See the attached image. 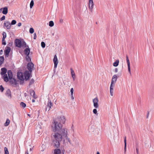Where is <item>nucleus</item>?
Wrapping results in <instances>:
<instances>
[{
    "instance_id": "46",
    "label": "nucleus",
    "mask_w": 154,
    "mask_h": 154,
    "mask_svg": "<svg viewBox=\"0 0 154 154\" xmlns=\"http://www.w3.org/2000/svg\"><path fill=\"white\" fill-rule=\"evenodd\" d=\"M74 90L73 88H72L70 89L71 94H73Z\"/></svg>"
},
{
    "instance_id": "19",
    "label": "nucleus",
    "mask_w": 154,
    "mask_h": 154,
    "mask_svg": "<svg viewBox=\"0 0 154 154\" xmlns=\"http://www.w3.org/2000/svg\"><path fill=\"white\" fill-rule=\"evenodd\" d=\"M30 49L29 47L26 48L24 50V54L26 55H29L30 54Z\"/></svg>"
},
{
    "instance_id": "2",
    "label": "nucleus",
    "mask_w": 154,
    "mask_h": 154,
    "mask_svg": "<svg viewBox=\"0 0 154 154\" xmlns=\"http://www.w3.org/2000/svg\"><path fill=\"white\" fill-rule=\"evenodd\" d=\"M62 134L61 136L62 137L60 138H57L55 141L52 143L53 146L55 148H59L60 147V143L62 140H63V142H65V138L66 140H67L69 143L70 144H72L71 140L67 136V131Z\"/></svg>"
},
{
    "instance_id": "59",
    "label": "nucleus",
    "mask_w": 154,
    "mask_h": 154,
    "mask_svg": "<svg viewBox=\"0 0 154 154\" xmlns=\"http://www.w3.org/2000/svg\"><path fill=\"white\" fill-rule=\"evenodd\" d=\"M64 150L63 151L62 150V154H64Z\"/></svg>"
},
{
    "instance_id": "51",
    "label": "nucleus",
    "mask_w": 154,
    "mask_h": 154,
    "mask_svg": "<svg viewBox=\"0 0 154 154\" xmlns=\"http://www.w3.org/2000/svg\"><path fill=\"white\" fill-rule=\"evenodd\" d=\"M115 72H118V69L117 68H116L115 69Z\"/></svg>"
},
{
    "instance_id": "40",
    "label": "nucleus",
    "mask_w": 154,
    "mask_h": 154,
    "mask_svg": "<svg viewBox=\"0 0 154 154\" xmlns=\"http://www.w3.org/2000/svg\"><path fill=\"white\" fill-rule=\"evenodd\" d=\"M138 146V145L137 144H136V145L135 146L136 152L137 154H139V151Z\"/></svg>"
},
{
    "instance_id": "15",
    "label": "nucleus",
    "mask_w": 154,
    "mask_h": 154,
    "mask_svg": "<svg viewBox=\"0 0 154 154\" xmlns=\"http://www.w3.org/2000/svg\"><path fill=\"white\" fill-rule=\"evenodd\" d=\"M25 79L26 80L29 79L30 77V73L28 71H26L24 74Z\"/></svg>"
},
{
    "instance_id": "50",
    "label": "nucleus",
    "mask_w": 154,
    "mask_h": 154,
    "mask_svg": "<svg viewBox=\"0 0 154 154\" xmlns=\"http://www.w3.org/2000/svg\"><path fill=\"white\" fill-rule=\"evenodd\" d=\"M12 45V43H9L8 45L9 46H11Z\"/></svg>"
},
{
    "instance_id": "28",
    "label": "nucleus",
    "mask_w": 154,
    "mask_h": 154,
    "mask_svg": "<svg viewBox=\"0 0 154 154\" xmlns=\"http://www.w3.org/2000/svg\"><path fill=\"white\" fill-rule=\"evenodd\" d=\"M119 63V60H117L116 61L113 63V66H114L116 67L118 65Z\"/></svg>"
},
{
    "instance_id": "23",
    "label": "nucleus",
    "mask_w": 154,
    "mask_h": 154,
    "mask_svg": "<svg viewBox=\"0 0 154 154\" xmlns=\"http://www.w3.org/2000/svg\"><path fill=\"white\" fill-rule=\"evenodd\" d=\"M70 70L71 72V73L72 77L74 80L75 79V74L72 68H70Z\"/></svg>"
},
{
    "instance_id": "55",
    "label": "nucleus",
    "mask_w": 154,
    "mask_h": 154,
    "mask_svg": "<svg viewBox=\"0 0 154 154\" xmlns=\"http://www.w3.org/2000/svg\"><path fill=\"white\" fill-rule=\"evenodd\" d=\"M24 96L26 97L27 96V94L26 93H25L24 94Z\"/></svg>"
},
{
    "instance_id": "29",
    "label": "nucleus",
    "mask_w": 154,
    "mask_h": 154,
    "mask_svg": "<svg viewBox=\"0 0 154 154\" xmlns=\"http://www.w3.org/2000/svg\"><path fill=\"white\" fill-rule=\"evenodd\" d=\"M124 150L125 152L126 149V137H125L124 139Z\"/></svg>"
},
{
    "instance_id": "61",
    "label": "nucleus",
    "mask_w": 154,
    "mask_h": 154,
    "mask_svg": "<svg viewBox=\"0 0 154 154\" xmlns=\"http://www.w3.org/2000/svg\"><path fill=\"white\" fill-rule=\"evenodd\" d=\"M20 82V84H22V82Z\"/></svg>"
},
{
    "instance_id": "21",
    "label": "nucleus",
    "mask_w": 154,
    "mask_h": 154,
    "mask_svg": "<svg viewBox=\"0 0 154 154\" xmlns=\"http://www.w3.org/2000/svg\"><path fill=\"white\" fill-rule=\"evenodd\" d=\"M2 13L4 14H6L8 12V9L7 7H5L3 8Z\"/></svg>"
},
{
    "instance_id": "60",
    "label": "nucleus",
    "mask_w": 154,
    "mask_h": 154,
    "mask_svg": "<svg viewBox=\"0 0 154 154\" xmlns=\"http://www.w3.org/2000/svg\"><path fill=\"white\" fill-rule=\"evenodd\" d=\"M97 154H100V153L99 152H97Z\"/></svg>"
},
{
    "instance_id": "36",
    "label": "nucleus",
    "mask_w": 154,
    "mask_h": 154,
    "mask_svg": "<svg viewBox=\"0 0 154 154\" xmlns=\"http://www.w3.org/2000/svg\"><path fill=\"white\" fill-rule=\"evenodd\" d=\"M26 60L28 62H29L31 61V59L30 57H29V55H26Z\"/></svg>"
},
{
    "instance_id": "33",
    "label": "nucleus",
    "mask_w": 154,
    "mask_h": 154,
    "mask_svg": "<svg viewBox=\"0 0 154 154\" xmlns=\"http://www.w3.org/2000/svg\"><path fill=\"white\" fill-rule=\"evenodd\" d=\"M49 25L50 27H52L54 25V23L53 21H51L49 22Z\"/></svg>"
},
{
    "instance_id": "17",
    "label": "nucleus",
    "mask_w": 154,
    "mask_h": 154,
    "mask_svg": "<svg viewBox=\"0 0 154 154\" xmlns=\"http://www.w3.org/2000/svg\"><path fill=\"white\" fill-rule=\"evenodd\" d=\"M117 77L116 75H114L112 78L111 85H113L114 82H116L117 79Z\"/></svg>"
},
{
    "instance_id": "5",
    "label": "nucleus",
    "mask_w": 154,
    "mask_h": 154,
    "mask_svg": "<svg viewBox=\"0 0 154 154\" xmlns=\"http://www.w3.org/2000/svg\"><path fill=\"white\" fill-rule=\"evenodd\" d=\"M53 106V103H52L50 100H48L47 105L46 106V111H47L48 110L49 111L51 109V107Z\"/></svg>"
},
{
    "instance_id": "27",
    "label": "nucleus",
    "mask_w": 154,
    "mask_h": 154,
    "mask_svg": "<svg viewBox=\"0 0 154 154\" xmlns=\"http://www.w3.org/2000/svg\"><path fill=\"white\" fill-rule=\"evenodd\" d=\"M10 120L8 119H7L5 123L4 126L5 127L8 126L10 123Z\"/></svg>"
},
{
    "instance_id": "4",
    "label": "nucleus",
    "mask_w": 154,
    "mask_h": 154,
    "mask_svg": "<svg viewBox=\"0 0 154 154\" xmlns=\"http://www.w3.org/2000/svg\"><path fill=\"white\" fill-rule=\"evenodd\" d=\"M98 100L97 97H95L93 100L94 106L96 108H97L99 107V106L98 104Z\"/></svg>"
},
{
    "instance_id": "52",
    "label": "nucleus",
    "mask_w": 154,
    "mask_h": 154,
    "mask_svg": "<svg viewBox=\"0 0 154 154\" xmlns=\"http://www.w3.org/2000/svg\"><path fill=\"white\" fill-rule=\"evenodd\" d=\"M71 99L72 100H73L74 99V97H73V94L71 95Z\"/></svg>"
},
{
    "instance_id": "3",
    "label": "nucleus",
    "mask_w": 154,
    "mask_h": 154,
    "mask_svg": "<svg viewBox=\"0 0 154 154\" xmlns=\"http://www.w3.org/2000/svg\"><path fill=\"white\" fill-rule=\"evenodd\" d=\"M15 43L16 46L20 48L21 47L22 42L20 40L17 38L16 39L15 41Z\"/></svg>"
},
{
    "instance_id": "16",
    "label": "nucleus",
    "mask_w": 154,
    "mask_h": 154,
    "mask_svg": "<svg viewBox=\"0 0 154 154\" xmlns=\"http://www.w3.org/2000/svg\"><path fill=\"white\" fill-rule=\"evenodd\" d=\"M1 72L0 74L1 75H5L7 72V70L5 68H2L1 69Z\"/></svg>"
},
{
    "instance_id": "26",
    "label": "nucleus",
    "mask_w": 154,
    "mask_h": 154,
    "mask_svg": "<svg viewBox=\"0 0 154 154\" xmlns=\"http://www.w3.org/2000/svg\"><path fill=\"white\" fill-rule=\"evenodd\" d=\"M3 79L4 81L6 82L8 81V78L7 74L4 75Z\"/></svg>"
},
{
    "instance_id": "13",
    "label": "nucleus",
    "mask_w": 154,
    "mask_h": 154,
    "mask_svg": "<svg viewBox=\"0 0 154 154\" xmlns=\"http://www.w3.org/2000/svg\"><path fill=\"white\" fill-rule=\"evenodd\" d=\"M94 2L93 1H89V8L91 11H92L94 7Z\"/></svg>"
},
{
    "instance_id": "31",
    "label": "nucleus",
    "mask_w": 154,
    "mask_h": 154,
    "mask_svg": "<svg viewBox=\"0 0 154 154\" xmlns=\"http://www.w3.org/2000/svg\"><path fill=\"white\" fill-rule=\"evenodd\" d=\"M20 105L23 108H24L26 106V105L25 103L23 102H21L20 103Z\"/></svg>"
},
{
    "instance_id": "54",
    "label": "nucleus",
    "mask_w": 154,
    "mask_h": 154,
    "mask_svg": "<svg viewBox=\"0 0 154 154\" xmlns=\"http://www.w3.org/2000/svg\"><path fill=\"white\" fill-rule=\"evenodd\" d=\"M2 9L3 8H1L0 9V13L2 12Z\"/></svg>"
},
{
    "instance_id": "7",
    "label": "nucleus",
    "mask_w": 154,
    "mask_h": 154,
    "mask_svg": "<svg viewBox=\"0 0 154 154\" xmlns=\"http://www.w3.org/2000/svg\"><path fill=\"white\" fill-rule=\"evenodd\" d=\"M17 76L18 78L20 80L23 81L24 80L23 74L22 72H18Z\"/></svg>"
},
{
    "instance_id": "43",
    "label": "nucleus",
    "mask_w": 154,
    "mask_h": 154,
    "mask_svg": "<svg viewBox=\"0 0 154 154\" xmlns=\"http://www.w3.org/2000/svg\"><path fill=\"white\" fill-rule=\"evenodd\" d=\"M0 90L2 92H3L4 90V88L3 87L2 85H1L0 86Z\"/></svg>"
},
{
    "instance_id": "9",
    "label": "nucleus",
    "mask_w": 154,
    "mask_h": 154,
    "mask_svg": "<svg viewBox=\"0 0 154 154\" xmlns=\"http://www.w3.org/2000/svg\"><path fill=\"white\" fill-rule=\"evenodd\" d=\"M53 60L54 63V68H56L58 63V59L56 55H54Z\"/></svg>"
},
{
    "instance_id": "18",
    "label": "nucleus",
    "mask_w": 154,
    "mask_h": 154,
    "mask_svg": "<svg viewBox=\"0 0 154 154\" xmlns=\"http://www.w3.org/2000/svg\"><path fill=\"white\" fill-rule=\"evenodd\" d=\"M55 149L54 150V154H60L61 153V151L60 149L57 148Z\"/></svg>"
},
{
    "instance_id": "35",
    "label": "nucleus",
    "mask_w": 154,
    "mask_h": 154,
    "mask_svg": "<svg viewBox=\"0 0 154 154\" xmlns=\"http://www.w3.org/2000/svg\"><path fill=\"white\" fill-rule=\"evenodd\" d=\"M2 35L3 37L2 38L5 39L7 36L6 33L5 32H3L2 33Z\"/></svg>"
},
{
    "instance_id": "11",
    "label": "nucleus",
    "mask_w": 154,
    "mask_h": 154,
    "mask_svg": "<svg viewBox=\"0 0 154 154\" xmlns=\"http://www.w3.org/2000/svg\"><path fill=\"white\" fill-rule=\"evenodd\" d=\"M5 95L9 98L11 99V91L9 89H8L7 90L5 93Z\"/></svg>"
},
{
    "instance_id": "47",
    "label": "nucleus",
    "mask_w": 154,
    "mask_h": 154,
    "mask_svg": "<svg viewBox=\"0 0 154 154\" xmlns=\"http://www.w3.org/2000/svg\"><path fill=\"white\" fill-rule=\"evenodd\" d=\"M33 38L34 39H35L36 38V35L35 33L33 34Z\"/></svg>"
},
{
    "instance_id": "41",
    "label": "nucleus",
    "mask_w": 154,
    "mask_h": 154,
    "mask_svg": "<svg viewBox=\"0 0 154 154\" xmlns=\"http://www.w3.org/2000/svg\"><path fill=\"white\" fill-rule=\"evenodd\" d=\"M16 23V21L15 20H13L11 21V25H14Z\"/></svg>"
},
{
    "instance_id": "39",
    "label": "nucleus",
    "mask_w": 154,
    "mask_h": 154,
    "mask_svg": "<svg viewBox=\"0 0 154 154\" xmlns=\"http://www.w3.org/2000/svg\"><path fill=\"white\" fill-rule=\"evenodd\" d=\"M41 45L42 48H44L45 46V44L44 42H42L41 43Z\"/></svg>"
},
{
    "instance_id": "49",
    "label": "nucleus",
    "mask_w": 154,
    "mask_h": 154,
    "mask_svg": "<svg viewBox=\"0 0 154 154\" xmlns=\"http://www.w3.org/2000/svg\"><path fill=\"white\" fill-rule=\"evenodd\" d=\"M3 53V50H0V55H1Z\"/></svg>"
},
{
    "instance_id": "57",
    "label": "nucleus",
    "mask_w": 154,
    "mask_h": 154,
    "mask_svg": "<svg viewBox=\"0 0 154 154\" xmlns=\"http://www.w3.org/2000/svg\"><path fill=\"white\" fill-rule=\"evenodd\" d=\"M32 102H35V100L34 99H32Z\"/></svg>"
},
{
    "instance_id": "20",
    "label": "nucleus",
    "mask_w": 154,
    "mask_h": 154,
    "mask_svg": "<svg viewBox=\"0 0 154 154\" xmlns=\"http://www.w3.org/2000/svg\"><path fill=\"white\" fill-rule=\"evenodd\" d=\"M29 92L30 93V94L32 96L33 98L35 99H36L37 98V97L35 96V92L34 90L30 89L29 90Z\"/></svg>"
},
{
    "instance_id": "22",
    "label": "nucleus",
    "mask_w": 154,
    "mask_h": 154,
    "mask_svg": "<svg viewBox=\"0 0 154 154\" xmlns=\"http://www.w3.org/2000/svg\"><path fill=\"white\" fill-rule=\"evenodd\" d=\"M8 74L9 79H11L13 77L12 72L11 70H9L8 71Z\"/></svg>"
},
{
    "instance_id": "14",
    "label": "nucleus",
    "mask_w": 154,
    "mask_h": 154,
    "mask_svg": "<svg viewBox=\"0 0 154 154\" xmlns=\"http://www.w3.org/2000/svg\"><path fill=\"white\" fill-rule=\"evenodd\" d=\"M4 25L6 27L7 29H10L11 28V23L8 21L5 22L4 23Z\"/></svg>"
},
{
    "instance_id": "62",
    "label": "nucleus",
    "mask_w": 154,
    "mask_h": 154,
    "mask_svg": "<svg viewBox=\"0 0 154 154\" xmlns=\"http://www.w3.org/2000/svg\"><path fill=\"white\" fill-rule=\"evenodd\" d=\"M148 114L149 113H148V116H147V118L148 117Z\"/></svg>"
},
{
    "instance_id": "53",
    "label": "nucleus",
    "mask_w": 154,
    "mask_h": 154,
    "mask_svg": "<svg viewBox=\"0 0 154 154\" xmlns=\"http://www.w3.org/2000/svg\"><path fill=\"white\" fill-rule=\"evenodd\" d=\"M60 22L61 23H63V19H60Z\"/></svg>"
},
{
    "instance_id": "56",
    "label": "nucleus",
    "mask_w": 154,
    "mask_h": 154,
    "mask_svg": "<svg viewBox=\"0 0 154 154\" xmlns=\"http://www.w3.org/2000/svg\"><path fill=\"white\" fill-rule=\"evenodd\" d=\"M25 154H28V151L27 150L25 152Z\"/></svg>"
},
{
    "instance_id": "63",
    "label": "nucleus",
    "mask_w": 154,
    "mask_h": 154,
    "mask_svg": "<svg viewBox=\"0 0 154 154\" xmlns=\"http://www.w3.org/2000/svg\"><path fill=\"white\" fill-rule=\"evenodd\" d=\"M28 116H30V115H29V114H28Z\"/></svg>"
},
{
    "instance_id": "44",
    "label": "nucleus",
    "mask_w": 154,
    "mask_h": 154,
    "mask_svg": "<svg viewBox=\"0 0 154 154\" xmlns=\"http://www.w3.org/2000/svg\"><path fill=\"white\" fill-rule=\"evenodd\" d=\"M93 112L94 114H97V110L96 109H94L93 110Z\"/></svg>"
},
{
    "instance_id": "32",
    "label": "nucleus",
    "mask_w": 154,
    "mask_h": 154,
    "mask_svg": "<svg viewBox=\"0 0 154 154\" xmlns=\"http://www.w3.org/2000/svg\"><path fill=\"white\" fill-rule=\"evenodd\" d=\"M34 5V2L33 1H31V2L30 4V7L31 9L32 8L33 6Z\"/></svg>"
},
{
    "instance_id": "8",
    "label": "nucleus",
    "mask_w": 154,
    "mask_h": 154,
    "mask_svg": "<svg viewBox=\"0 0 154 154\" xmlns=\"http://www.w3.org/2000/svg\"><path fill=\"white\" fill-rule=\"evenodd\" d=\"M11 48L8 46H7L5 48V50L4 51L5 55L8 57L9 55V53L10 52Z\"/></svg>"
},
{
    "instance_id": "45",
    "label": "nucleus",
    "mask_w": 154,
    "mask_h": 154,
    "mask_svg": "<svg viewBox=\"0 0 154 154\" xmlns=\"http://www.w3.org/2000/svg\"><path fill=\"white\" fill-rule=\"evenodd\" d=\"M5 16L3 15L1 18H0V20L1 21L5 19Z\"/></svg>"
},
{
    "instance_id": "42",
    "label": "nucleus",
    "mask_w": 154,
    "mask_h": 154,
    "mask_svg": "<svg viewBox=\"0 0 154 154\" xmlns=\"http://www.w3.org/2000/svg\"><path fill=\"white\" fill-rule=\"evenodd\" d=\"M2 44L4 45H5L6 44V42L5 41V39L2 38Z\"/></svg>"
},
{
    "instance_id": "24",
    "label": "nucleus",
    "mask_w": 154,
    "mask_h": 154,
    "mask_svg": "<svg viewBox=\"0 0 154 154\" xmlns=\"http://www.w3.org/2000/svg\"><path fill=\"white\" fill-rule=\"evenodd\" d=\"M4 60V58L3 56L0 57V66H1L3 63Z\"/></svg>"
},
{
    "instance_id": "25",
    "label": "nucleus",
    "mask_w": 154,
    "mask_h": 154,
    "mask_svg": "<svg viewBox=\"0 0 154 154\" xmlns=\"http://www.w3.org/2000/svg\"><path fill=\"white\" fill-rule=\"evenodd\" d=\"M113 85H110V94L112 96L113 95Z\"/></svg>"
},
{
    "instance_id": "58",
    "label": "nucleus",
    "mask_w": 154,
    "mask_h": 154,
    "mask_svg": "<svg viewBox=\"0 0 154 154\" xmlns=\"http://www.w3.org/2000/svg\"><path fill=\"white\" fill-rule=\"evenodd\" d=\"M32 149H33L32 148H30V151H31V152H32Z\"/></svg>"
},
{
    "instance_id": "6",
    "label": "nucleus",
    "mask_w": 154,
    "mask_h": 154,
    "mask_svg": "<svg viewBox=\"0 0 154 154\" xmlns=\"http://www.w3.org/2000/svg\"><path fill=\"white\" fill-rule=\"evenodd\" d=\"M34 64L32 62L29 63L27 64V68L30 72H32V69L34 67Z\"/></svg>"
},
{
    "instance_id": "48",
    "label": "nucleus",
    "mask_w": 154,
    "mask_h": 154,
    "mask_svg": "<svg viewBox=\"0 0 154 154\" xmlns=\"http://www.w3.org/2000/svg\"><path fill=\"white\" fill-rule=\"evenodd\" d=\"M18 26H20L21 25V23H18L17 24Z\"/></svg>"
},
{
    "instance_id": "10",
    "label": "nucleus",
    "mask_w": 154,
    "mask_h": 154,
    "mask_svg": "<svg viewBox=\"0 0 154 154\" xmlns=\"http://www.w3.org/2000/svg\"><path fill=\"white\" fill-rule=\"evenodd\" d=\"M126 58L127 63V64H128V71L129 72L130 74H131L130 63V61H129L128 55H126Z\"/></svg>"
},
{
    "instance_id": "30",
    "label": "nucleus",
    "mask_w": 154,
    "mask_h": 154,
    "mask_svg": "<svg viewBox=\"0 0 154 154\" xmlns=\"http://www.w3.org/2000/svg\"><path fill=\"white\" fill-rule=\"evenodd\" d=\"M22 46L24 48H26V47H29L28 45L26 46V43L24 41H22Z\"/></svg>"
},
{
    "instance_id": "12",
    "label": "nucleus",
    "mask_w": 154,
    "mask_h": 154,
    "mask_svg": "<svg viewBox=\"0 0 154 154\" xmlns=\"http://www.w3.org/2000/svg\"><path fill=\"white\" fill-rule=\"evenodd\" d=\"M9 79V82L11 84L15 85H17V82L16 79H13L12 78L11 79Z\"/></svg>"
},
{
    "instance_id": "34",
    "label": "nucleus",
    "mask_w": 154,
    "mask_h": 154,
    "mask_svg": "<svg viewBox=\"0 0 154 154\" xmlns=\"http://www.w3.org/2000/svg\"><path fill=\"white\" fill-rule=\"evenodd\" d=\"M5 154H9V152L7 148L5 147L4 148Z\"/></svg>"
},
{
    "instance_id": "38",
    "label": "nucleus",
    "mask_w": 154,
    "mask_h": 154,
    "mask_svg": "<svg viewBox=\"0 0 154 154\" xmlns=\"http://www.w3.org/2000/svg\"><path fill=\"white\" fill-rule=\"evenodd\" d=\"M29 32L30 33L32 34V33H33V32H34V29L32 28H31L29 29Z\"/></svg>"
},
{
    "instance_id": "37",
    "label": "nucleus",
    "mask_w": 154,
    "mask_h": 154,
    "mask_svg": "<svg viewBox=\"0 0 154 154\" xmlns=\"http://www.w3.org/2000/svg\"><path fill=\"white\" fill-rule=\"evenodd\" d=\"M34 80L33 79H32L30 82L29 85H32L34 83Z\"/></svg>"
},
{
    "instance_id": "1",
    "label": "nucleus",
    "mask_w": 154,
    "mask_h": 154,
    "mask_svg": "<svg viewBox=\"0 0 154 154\" xmlns=\"http://www.w3.org/2000/svg\"><path fill=\"white\" fill-rule=\"evenodd\" d=\"M65 122V117L63 116H58L53 120L52 126L53 132L51 136L52 143L57 138L61 137V135L67 131L66 128H63V125L61 124H64Z\"/></svg>"
}]
</instances>
